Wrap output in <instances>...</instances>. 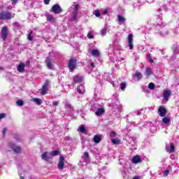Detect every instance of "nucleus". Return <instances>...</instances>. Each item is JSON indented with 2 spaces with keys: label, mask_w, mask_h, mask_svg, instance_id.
Masks as SVG:
<instances>
[{
  "label": "nucleus",
  "mask_w": 179,
  "mask_h": 179,
  "mask_svg": "<svg viewBox=\"0 0 179 179\" xmlns=\"http://www.w3.org/2000/svg\"><path fill=\"white\" fill-rule=\"evenodd\" d=\"M15 17V14L12 15V13L9 11H1L0 13V19L1 20H9Z\"/></svg>",
  "instance_id": "1"
},
{
  "label": "nucleus",
  "mask_w": 179,
  "mask_h": 179,
  "mask_svg": "<svg viewBox=\"0 0 179 179\" xmlns=\"http://www.w3.org/2000/svg\"><path fill=\"white\" fill-rule=\"evenodd\" d=\"M71 9H73L72 18L71 19V20H75V19L78 17V10H79V4L73 5L71 7Z\"/></svg>",
  "instance_id": "2"
},
{
  "label": "nucleus",
  "mask_w": 179,
  "mask_h": 179,
  "mask_svg": "<svg viewBox=\"0 0 179 179\" xmlns=\"http://www.w3.org/2000/svg\"><path fill=\"white\" fill-rule=\"evenodd\" d=\"M8 34L9 32L8 31V27H3L1 31V36L3 41H6Z\"/></svg>",
  "instance_id": "3"
},
{
  "label": "nucleus",
  "mask_w": 179,
  "mask_h": 179,
  "mask_svg": "<svg viewBox=\"0 0 179 179\" xmlns=\"http://www.w3.org/2000/svg\"><path fill=\"white\" fill-rule=\"evenodd\" d=\"M69 69L70 72H73L76 69V59L72 58L69 61Z\"/></svg>",
  "instance_id": "4"
},
{
  "label": "nucleus",
  "mask_w": 179,
  "mask_h": 179,
  "mask_svg": "<svg viewBox=\"0 0 179 179\" xmlns=\"http://www.w3.org/2000/svg\"><path fill=\"white\" fill-rule=\"evenodd\" d=\"M113 108V111L115 112V111H119L121 112L122 111V105H121L120 103V101H118L117 100H115L113 105L112 106Z\"/></svg>",
  "instance_id": "5"
},
{
  "label": "nucleus",
  "mask_w": 179,
  "mask_h": 179,
  "mask_svg": "<svg viewBox=\"0 0 179 179\" xmlns=\"http://www.w3.org/2000/svg\"><path fill=\"white\" fill-rule=\"evenodd\" d=\"M50 83H51V82H50V80H47L45 82V83L43 84L42 90L41 92V94H42V96L47 94V92H48V87L50 86Z\"/></svg>",
  "instance_id": "6"
},
{
  "label": "nucleus",
  "mask_w": 179,
  "mask_h": 179,
  "mask_svg": "<svg viewBox=\"0 0 179 179\" xmlns=\"http://www.w3.org/2000/svg\"><path fill=\"white\" fill-rule=\"evenodd\" d=\"M157 29L159 30V33L161 36H166L168 33L167 29H166L163 24H157Z\"/></svg>",
  "instance_id": "7"
},
{
  "label": "nucleus",
  "mask_w": 179,
  "mask_h": 179,
  "mask_svg": "<svg viewBox=\"0 0 179 179\" xmlns=\"http://www.w3.org/2000/svg\"><path fill=\"white\" fill-rule=\"evenodd\" d=\"M41 159L45 162H50L52 159L51 154L49 152H45L41 155Z\"/></svg>",
  "instance_id": "8"
},
{
  "label": "nucleus",
  "mask_w": 179,
  "mask_h": 179,
  "mask_svg": "<svg viewBox=\"0 0 179 179\" xmlns=\"http://www.w3.org/2000/svg\"><path fill=\"white\" fill-rule=\"evenodd\" d=\"M128 47L130 50L134 49V35L132 34H129L128 36Z\"/></svg>",
  "instance_id": "9"
},
{
  "label": "nucleus",
  "mask_w": 179,
  "mask_h": 179,
  "mask_svg": "<svg viewBox=\"0 0 179 179\" xmlns=\"http://www.w3.org/2000/svg\"><path fill=\"white\" fill-rule=\"evenodd\" d=\"M52 12H53V13H55V15H58V13H61V12H62V8H61L59 5L55 4L52 7Z\"/></svg>",
  "instance_id": "10"
},
{
  "label": "nucleus",
  "mask_w": 179,
  "mask_h": 179,
  "mask_svg": "<svg viewBox=\"0 0 179 179\" xmlns=\"http://www.w3.org/2000/svg\"><path fill=\"white\" fill-rule=\"evenodd\" d=\"M65 161V158L64 156H60L59 160L57 164V169L59 170H62L64 169V166H65V163L64 162Z\"/></svg>",
  "instance_id": "11"
},
{
  "label": "nucleus",
  "mask_w": 179,
  "mask_h": 179,
  "mask_svg": "<svg viewBox=\"0 0 179 179\" xmlns=\"http://www.w3.org/2000/svg\"><path fill=\"white\" fill-rule=\"evenodd\" d=\"M8 146L13 149L15 153H20V150H22L20 146H15L13 143H9Z\"/></svg>",
  "instance_id": "12"
},
{
  "label": "nucleus",
  "mask_w": 179,
  "mask_h": 179,
  "mask_svg": "<svg viewBox=\"0 0 179 179\" xmlns=\"http://www.w3.org/2000/svg\"><path fill=\"white\" fill-rule=\"evenodd\" d=\"M166 150L168 153H174V150H176V146L173 143H171V145H166Z\"/></svg>",
  "instance_id": "13"
},
{
  "label": "nucleus",
  "mask_w": 179,
  "mask_h": 179,
  "mask_svg": "<svg viewBox=\"0 0 179 179\" xmlns=\"http://www.w3.org/2000/svg\"><path fill=\"white\" fill-rule=\"evenodd\" d=\"M82 82H83V77L76 75L73 77V85L75 86L76 83H82Z\"/></svg>",
  "instance_id": "14"
},
{
  "label": "nucleus",
  "mask_w": 179,
  "mask_h": 179,
  "mask_svg": "<svg viewBox=\"0 0 179 179\" xmlns=\"http://www.w3.org/2000/svg\"><path fill=\"white\" fill-rule=\"evenodd\" d=\"M158 113L160 117H165L166 114H167V110L163 106H159L158 109Z\"/></svg>",
  "instance_id": "15"
},
{
  "label": "nucleus",
  "mask_w": 179,
  "mask_h": 179,
  "mask_svg": "<svg viewBox=\"0 0 179 179\" xmlns=\"http://www.w3.org/2000/svg\"><path fill=\"white\" fill-rule=\"evenodd\" d=\"M52 59L51 57H47L45 60L46 66L48 69H54V66L51 64Z\"/></svg>",
  "instance_id": "16"
},
{
  "label": "nucleus",
  "mask_w": 179,
  "mask_h": 179,
  "mask_svg": "<svg viewBox=\"0 0 179 179\" xmlns=\"http://www.w3.org/2000/svg\"><path fill=\"white\" fill-rule=\"evenodd\" d=\"M170 96H171V90L168 89L165 90L164 91V99L169 101V97H170Z\"/></svg>",
  "instance_id": "17"
},
{
  "label": "nucleus",
  "mask_w": 179,
  "mask_h": 179,
  "mask_svg": "<svg viewBox=\"0 0 179 179\" xmlns=\"http://www.w3.org/2000/svg\"><path fill=\"white\" fill-rule=\"evenodd\" d=\"M132 163L134 164H138V163H142V159H141V156L136 155L132 159Z\"/></svg>",
  "instance_id": "18"
},
{
  "label": "nucleus",
  "mask_w": 179,
  "mask_h": 179,
  "mask_svg": "<svg viewBox=\"0 0 179 179\" xmlns=\"http://www.w3.org/2000/svg\"><path fill=\"white\" fill-rule=\"evenodd\" d=\"M83 159L84 163H89V162H90V158L89 157V152H84Z\"/></svg>",
  "instance_id": "19"
},
{
  "label": "nucleus",
  "mask_w": 179,
  "mask_h": 179,
  "mask_svg": "<svg viewBox=\"0 0 179 179\" xmlns=\"http://www.w3.org/2000/svg\"><path fill=\"white\" fill-rule=\"evenodd\" d=\"M105 113L104 108H99L96 110V112L95 113L96 115L98 117H100V115H103Z\"/></svg>",
  "instance_id": "20"
},
{
  "label": "nucleus",
  "mask_w": 179,
  "mask_h": 179,
  "mask_svg": "<svg viewBox=\"0 0 179 179\" xmlns=\"http://www.w3.org/2000/svg\"><path fill=\"white\" fill-rule=\"evenodd\" d=\"M77 92L80 94H83L85 93V87L83 85H80L77 87Z\"/></svg>",
  "instance_id": "21"
},
{
  "label": "nucleus",
  "mask_w": 179,
  "mask_h": 179,
  "mask_svg": "<svg viewBox=\"0 0 179 179\" xmlns=\"http://www.w3.org/2000/svg\"><path fill=\"white\" fill-rule=\"evenodd\" d=\"M18 72L23 73L24 72V64L20 63L17 68Z\"/></svg>",
  "instance_id": "22"
},
{
  "label": "nucleus",
  "mask_w": 179,
  "mask_h": 179,
  "mask_svg": "<svg viewBox=\"0 0 179 179\" xmlns=\"http://www.w3.org/2000/svg\"><path fill=\"white\" fill-rule=\"evenodd\" d=\"M91 54L92 57H99L100 56V52H99L96 49L92 50L91 51Z\"/></svg>",
  "instance_id": "23"
},
{
  "label": "nucleus",
  "mask_w": 179,
  "mask_h": 179,
  "mask_svg": "<svg viewBox=\"0 0 179 179\" xmlns=\"http://www.w3.org/2000/svg\"><path fill=\"white\" fill-rule=\"evenodd\" d=\"M93 141L94 143H100L101 142V137L99 136L98 135H95Z\"/></svg>",
  "instance_id": "24"
},
{
  "label": "nucleus",
  "mask_w": 179,
  "mask_h": 179,
  "mask_svg": "<svg viewBox=\"0 0 179 179\" xmlns=\"http://www.w3.org/2000/svg\"><path fill=\"white\" fill-rule=\"evenodd\" d=\"M117 20L120 22V24H124L125 23V18L121 15L117 16Z\"/></svg>",
  "instance_id": "25"
},
{
  "label": "nucleus",
  "mask_w": 179,
  "mask_h": 179,
  "mask_svg": "<svg viewBox=\"0 0 179 179\" xmlns=\"http://www.w3.org/2000/svg\"><path fill=\"white\" fill-rule=\"evenodd\" d=\"M100 108V104L99 103H94L93 106H92L91 108L92 111H97L99 108Z\"/></svg>",
  "instance_id": "26"
},
{
  "label": "nucleus",
  "mask_w": 179,
  "mask_h": 179,
  "mask_svg": "<svg viewBox=\"0 0 179 179\" xmlns=\"http://www.w3.org/2000/svg\"><path fill=\"white\" fill-rule=\"evenodd\" d=\"M162 122L164 124H165L166 125H167V124H170V118L167 117H164L162 119Z\"/></svg>",
  "instance_id": "27"
},
{
  "label": "nucleus",
  "mask_w": 179,
  "mask_h": 179,
  "mask_svg": "<svg viewBox=\"0 0 179 179\" xmlns=\"http://www.w3.org/2000/svg\"><path fill=\"white\" fill-rule=\"evenodd\" d=\"M134 78H138V80L142 79V78H143L142 73H141L139 72H136L134 74Z\"/></svg>",
  "instance_id": "28"
},
{
  "label": "nucleus",
  "mask_w": 179,
  "mask_h": 179,
  "mask_svg": "<svg viewBox=\"0 0 179 179\" xmlns=\"http://www.w3.org/2000/svg\"><path fill=\"white\" fill-rule=\"evenodd\" d=\"M51 157H53V156H58L59 155V151L55 150L50 152Z\"/></svg>",
  "instance_id": "29"
},
{
  "label": "nucleus",
  "mask_w": 179,
  "mask_h": 179,
  "mask_svg": "<svg viewBox=\"0 0 179 179\" xmlns=\"http://www.w3.org/2000/svg\"><path fill=\"white\" fill-rule=\"evenodd\" d=\"M80 132H81V134H86V129L85 128V126H83V124H81L80 128Z\"/></svg>",
  "instance_id": "30"
},
{
  "label": "nucleus",
  "mask_w": 179,
  "mask_h": 179,
  "mask_svg": "<svg viewBox=\"0 0 179 179\" xmlns=\"http://www.w3.org/2000/svg\"><path fill=\"white\" fill-rule=\"evenodd\" d=\"M34 103H36V104H38V106H41V104L42 103L41 99H40L38 98L34 99Z\"/></svg>",
  "instance_id": "31"
},
{
  "label": "nucleus",
  "mask_w": 179,
  "mask_h": 179,
  "mask_svg": "<svg viewBox=\"0 0 179 179\" xmlns=\"http://www.w3.org/2000/svg\"><path fill=\"white\" fill-rule=\"evenodd\" d=\"M16 104H17V106L22 107L24 105V102L22 100H18L16 101Z\"/></svg>",
  "instance_id": "32"
},
{
  "label": "nucleus",
  "mask_w": 179,
  "mask_h": 179,
  "mask_svg": "<svg viewBox=\"0 0 179 179\" xmlns=\"http://www.w3.org/2000/svg\"><path fill=\"white\" fill-rule=\"evenodd\" d=\"M145 74L147 76H150V75H152V70H150V68L146 69Z\"/></svg>",
  "instance_id": "33"
},
{
  "label": "nucleus",
  "mask_w": 179,
  "mask_h": 179,
  "mask_svg": "<svg viewBox=\"0 0 179 179\" xmlns=\"http://www.w3.org/2000/svg\"><path fill=\"white\" fill-rule=\"evenodd\" d=\"M137 142L138 141H136V138H132L130 143L132 145V146H135Z\"/></svg>",
  "instance_id": "34"
},
{
  "label": "nucleus",
  "mask_w": 179,
  "mask_h": 179,
  "mask_svg": "<svg viewBox=\"0 0 179 179\" xmlns=\"http://www.w3.org/2000/svg\"><path fill=\"white\" fill-rule=\"evenodd\" d=\"M107 34V29L103 28L101 30V35L102 36H105Z\"/></svg>",
  "instance_id": "35"
},
{
  "label": "nucleus",
  "mask_w": 179,
  "mask_h": 179,
  "mask_svg": "<svg viewBox=\"0 0 179 179\" xmlns=\"http://www.w3.org/2000/svg\"><path fill=\"white\" fill-rule=\"evenodd\" d=\"M13 25V27H15V29H20V24H19V22H14Z\"/></svg>",
  "instance_id": "36"
},
{
  "label": "nucleus",
  "mask_w": 179,
  "mask_h": 179,
  "mask_svg": "<svg viewBox=\"0 0 179 179\" xmlns=\"http://www.w3.org/2000/svg\"><path fill=\"white\" fill-rule=\"evenodd\" d=\"M125 87H127V83H122L120 84L121 90H125Z\"/></svg>",
  "instance_id": "37"
},
{
  "label": "nucleus",
  "mask_w": 179,
  "mask_h": 179,
  "mask_svg": "<svg viewBox=\"0 0 179 179\" xmlns=\"http://www.w3.org/2000/svg\"><path fill=\"white\" fill-rule=\"evenodd\" d=\"M148 89H150V90H153V89H155V83H149Z\"/></svg>",
  "instance_id": "38"
},
{
  "label": "nucleus",
  "mask_w": 179,
  "mask_h": 179,
  "mask_svg": "<svg viewBox=\"0 0 179 179\" xmlns=\"http://www.w3.org/2000/svg\"><path fill=\"white\" fill-rule=\"evenodd\" d=\"M111 141L113 145H118V143H120L119 139H112Z\"/></svg>",
  "instance_id": "39"
},
{
  "label": "nucleus",
  "mask_w": 179,
  "mask_h": 179,
  "mask_svg": "<svg viewBox=\"0 0 179 179\" xmlns=\"http://www.w3.org/2000/svg\"><path fill=\"white\" fill-rule=\"evenodd\" d=\"M94 15H95L96 17H100V11L99 10H96L94 13Z\"/></svg>",
  "instance_id": "40"
},
{
  "label": "nucleus",
  "mask_w": 179,
  "mask_h": 179,
  "mask_svg": "<svg viewBox=\"0 0 179 179\" xmlns=\"http://www.w3.org/2000/svg\"><path fill=\"white\" fill-rule=\"evenodd\" d=\"M87 38H94V36L93 35V34L91 31H90L87 34Z\"/></svg>",
  "instance_id": "41"
},
{
  "label": "nucleus",
  "mask_w": 179,
  "mask_h": 179,
  "mask_svg": "<svg viewBox=\"0 0 179 179\" xmlns=\"http://www.w3.org/2000/svg\"><path fill=\"white\" fill-rule=\"evenodd\" d=\"M65 108H69V110L72 109V105L68 103H65Z\"/></svg>",
  "instance_id": "42"
},
{
  "label": "nucleus",
  "mask_w": 179,
  "mask_h": 179,
  "mask_svg": "<svg viewBox=\"0 0 179 179\" xmlns=\"http://www.w3.org/2000/svg\"><path fill=\"white\" fill-rule=\"evenodd\" d=\"M52 19H54V16H52V15H49L48 16V22H52Z\"/></svg>",
  "instance_id": "43"
},
{
  "label": "nucleus",
  "mask_w": 179,
  "mask_h": 179,
  "mask_svg": "<svg viewBox=\"0 0 179 179\" xmlns=\"http://www.w3.org/2000/svg\"><path fill=\"white\" fill-rule=\"evenodd\" d=\"M33 36H31V34H28V36H27V39L29 41H33Z\"/></svg>",
  "instance_id": "44"
},
{
  "label": "nucleus",
  "mask_w": 179,
  "mask_h": 179,
  "mask_svg": "<svg viewBox=\"0 0 179 179\" xmlns=\"http://www.w3.org/2000/svg\"><path fill=\"white\" fill-rule=\"evenodd\" d=\"M116 135H117V134H115V131H111L110 133V138H115Z\"/></svg>",
  "instance_id": "45"
},
{
  "label": "nucleus",
  "mask_w": 179,
  "mask_h": 179,
  "mask_svg": "<svg viewBox=\"0 0 179 179\" xmlns=\"http://www.w3.org/2000/svg\"><path fill=\"white\" fill-rule=\"evenodd\" d=\"M6 132H8V129L6 128H4L3 131H2V134H3V137L5 138V135L6 134Z\"/></svg>",
  "instance_id": "46"
},
{
  "label": "nucleus",
  "mask_w": 179,
  "mask_h": 179,
  "mask_svg": "<svg viewBox=\"0 0 179 179\" xmlns=\"http://www.w3.org/2000/svg\"><path fill=\"white\" fill-rule=\"evenodd\" d=\"M15 139L17 141V142H20L22 140L20 139V136L17 135L15 137Z\"/></svg>",
  "instance_id": "47"
},
{
  "label": "nucleus",
  "mask_w": 179,
  "mask_h": 179,
  "mask_svg": "<svg viewBox=\"0 0 179 179\" xmlns=\"http://www.w3.org/2000/svg\"><path fill=\"white\" fill-rule=\"evenodd\" d=\"M2 118H5V113L0 114V120H2Z\"/></svg>",
  "instance_id": "48"
},
{
  "label": "nucleus",
  "mask_w": 179,
  "mask_h": 179,
  "mask_svg": "<svg viewBox=\"0 0 179 179\" xmlns=\"http://www.w3.org/2000/svg\"><path fill=\"white\" fill-rule=\"evenodd\" d=\"M107 13H108V10L105 9V10L103 11V15H107Z\"/></svg>",
  "instance_id": "49"
},
{
  "label": "nucleus",
  "mask_w": 179,
  "mask_h": 179,
  "mask_svg": "<svg viewBox=\"0 0 179 179\" xmlns=\"http://www.w3.org/2000/svg\"><path fill=\"white\" fill-rule=\"evenodd\" d=\"M45 5H48L50 3V0H44Z\"/></svg>",
  "instance_id": "50"
},
{
  "label": "nucleus",
  "mask_w": 179,
  "mask_h": 179,
  "mask_svg": "<svg viewBox=\"0 0 179 179\" xmlns=\"http://www.w3.org/2000/svg\"><path fill=\"white\" fill-rule=\"evenodd\" d=\"M52 104H53V106L57 107V106H58L59 103H58V101H53Z\"/></svg>",
  "instance_id": "51"
},
{
  "label": "nucleus",
  "mask_w": 179,
  "mask_h": 179,
  "mask_svg": "<svg viewBox=\"0 0 179 179\" xmlns=\"http://www.w3.org/2000/svg\"><path fill=\"white\" fill-rule=\"evenodd\" d=\"M158 19H159L160 20H162V19H163V15L159 14V15H158Z\"/></svg>",
  "instance_id": "52"
},
{
  "label": "nucleus",
  "mask_w": 179,
  "mask_h": 179,
  "mask_svg": "<svg viewBox=\"0 0 179 179\" xmlns=\"http://www.w3.org/2000/svg\"><path fill=\"white\" fill-rule=\"evenodd\" d=\"M169 173H170V171L169 170H166L164 171V175L165 176H169Z\"/></svg>",
  "instance_id": "53"
},
{
  "label": "nucleus",
  "mask_w": 179,
  "mask_h": 179,
  "mask_svg": "<svg viewBox=\"0 0 179 179\" xmlns=\"http://www.w3.org/2000/svg\"><path fill=\"white\" fill-rule=\"evenodd\" d=\"M26 66H30V61H27L26 62Z\"/></svg>",
  "instance_id": "54"
},
{
  "label": "nucleus",
  "mask_w": 179,
  "mask_h": 179,
  "mask_svg": "<svg viewBox=\"0 0 179 179\" xmlns=\"http://www.w3.org/2000/svg\"><path fill=\"white\" fill-rule=\"evenodd\" d=\"M65 141H71V138L66 136L64 138Z\"/></svg>",
  "instance_id": "55"
},
{
  "label": "nucleus",
  "mask_w": 179,
  "mask_h": 179,
  "mask_svg": "<svg viewBox=\"0 0 179 179\" xmlns=\"http://www.w3.org/2000/svg\"><path fill=\"white\" fill-rule=\"evenodd\" d=\"M133 179H141V177L139 176H134Z\"/></svg>",
  "instance_id": "56"
},
{
  "label": "nucleus",
  "mask_w": 179,
  "mask_h": 179,
  "mask_svg": "<svg viewBox=\"0 0 179 179\" xmlns=\"http://www.w3.org/2000/svg\"><path fill=\"white\" fill-rule=\"evenodd\" d=\"M90 65H91L92 68H94V63L91 62Z\"/></svg>",
  "instance_id": "57"
},
{
  "label": "nucleus",
  "mask_w": 179,
  "mask_h": 179,
  "mask_svg": "<svg viewBox=\"0 0 179 179\" xmlns=\"http://www.w3.org/2000/svg\"><path fill=\"white\" fill-rule=\"evenodd\" d=\"M13 3H16V2H17V0H11Z\"/></svg>",
  "instance_id": "58"
},
{
  "label": "nucleus",
  "mask_w": 179,
  "mask_h": 179,
  "mask_svg": "<svg viewBox=\"0 0 179 179\" xmlns=\"http://www.w3.org/2000/svg\"><path fill=\"white\" fill-rule=\"evenodd\" d=\"M150 64H153V59H150Z\"/></svg>",
  "instance_id": "59"
},
{
  "label": "nucleus",
  "mask_w": 179,
  "mask_h": 179,
  "mask_svg": "<svg viewBox=\"0 0 179 179\" xmlns=\"http://www.w3.org/2000/svg\"><path fill=\"white\" fill-rule=\"evenodd\" d=\"M150 57H151L150 54L147 55V58H150Z\"/></svg>",
  "instance_id": "60"
},
{
  "label": "nucleus",
  "mask_w": 179,
  "mask_h": 179,
  "mask_svg": "<svg viewBox=\"0 0 179 179\" xmlns=\"http://www.w3.org/2000/svg\"><path fill=\"white\" fill-rule=\"evenodd\" d=\"M137 115H141V112H138Z\"/></svg>",
  "instance_id": "61"
},
{
  "label": "nucleus",
  "mask_w": 179,
  "mask_h": 179,
  "mask_svg": "<svg viewBox=\"0 0 179 179\" xmlns=\"http://www.w3.org/2000/svg\"><path fill=\"white\" fill-rule=\"evenodd\" d=\"M20 179H24L23 176H20Z\"/></svg>",
  "instance_id": "62"
},
{
  "label": "nucleus",
  "mask_w": 179,
  "mask_h": 179,
  "mask_svg": "<svg viewBox=\"0 0 179 179\" xmlns=\"http://www.w3.org/2000/svg\"><path fill=\"white\" fill-rule=\"evenodd\" d=\"M0 69L3 70V67H0Z\"/></svg>",
  "instance_id": "63"
}]
</instances>
